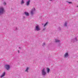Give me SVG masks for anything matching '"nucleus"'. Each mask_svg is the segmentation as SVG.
Here are the masks:
<instances>
[{
  "label": "nucleus",
  "instance_id": "obj_1",
  "mask_svg": "<svg viewBox=\"0 0 78 78\" xmlns=\"http://www.w3.org/2000/svg\"><path fill=\"white\" fill-rule=\"evenodd\" d=\"M41 74L42 76H45L47 74L45 68H43L41 70Z\"/></svg>",
  "mask_w": 78,
  "mask_h": 78
},
{
  "label": "nucleus",
  "instance_id": "obj_2",
  "mask_svg": "<svg viewBox=\"0 0 78 78\" xmlns=\"http://www.w3.org/2000/svg\"><path fill=\"white\" fill-rule=\"evenodd\" d=\"M4 12H5L4 8L2 7H0V16H1V14H3Z\"/></svg>",
  "mask_w": 78,
  "mask_h": 78
},
{
  "label": "nucleus",
  "instance_id": "obj_3",
  "mask_svg": "<svg viewBox=\"0 0 78 78\" xmlns=\"http://www.w3.org/2000/svg\"><path fill=\"white\" fill-rule=\"evenodd\" d=\"M41 30V29H40V27L38 25H37L35 27L34 31H40Z\"/></svg>",
  "mask_w": 78,
  "mask_h": 78
},
{
  "label": "nucleus",
  "instance_id": "obj_4",
  "mask_svg": "<svg viewBox=\"0 0 78 78\" xmlns=\"http://www.w3.org/2000/svg\"><path fill=\"white\" fill-rule=\"evenodd\" d=\"M36 11V9L35 8H34L32 9L30 11V14L31 15H33L34 14V12Z\"/></svg>",
  "mask_w": 78,
  "mask_h": 78
},
{
  "label": "nucleus",
  "instance_id": "obj_5",
  "mask_svg": "<svg viewBox=\"0 0 78 78\" xmlns=\"http://www.w3.org/2000/svg\"><path fill=\"white\" fill-rule=\"evenodd\" d=\"M64 58H68L69 57V53H68V52H66L65 54V55H64Z\"/></svg>",
  "mask_w": 78,
  "mask_h": 78
},
{
  "label": "nucleus",
  "instance_id": "obj_6",
  "mask_svg": "<svg viewBox=\"0 0 78 78\" xmlns=\"http://www.w3.org/2000/svg\"><path fill=\"white\" fill-rule=\"evenodd\" d=\"M5 66L6 68V70H8L9 69V68H10V66H9V65H5Z\"/></svg>",
  "mask_w": 78,
  "mask_h": 78
},
{
  "label": "nucleus",
  "instance_id": "obj_7",
  "mask_svg": "<svg viewBox=\"0 0 78 78\" xmlns=\"http://www.w3.org/2000/svg\"><path fill=\"white\" fill-rule=\"evenodd\" d=\"M30 0H28L26 2V5L27 6H29L30 5Z\"/></svg>",
  "mask_w": 78,
  "mask_h": 78
},
{
  "label": "nucleus",
  "instance_id": "obj_8",
  "mask_svg": "<svg viewBox=\"0 0 78 78\" xmlns=\"http://www.w3.org/2000/svg\"><path fill=\"white\" fill-rule=\"evenodd\" d=\"M72 41H73V42H76V41H78V39H77L76 37H75L73 40H72Z\"/></svg>",
  "mask_w": 78,
  "mask_h": 78
},
{
  "label": "nucleus",
  "instance_id": "obj_9",
  "mask_svg": "<svg viewBox=\"0 0 78 78\" xmlns=\"http://www.w3.org/2000/svg\"><path fill=\"white\" fill-rule=\"evenodd\" d=\"M5 74H6V73H5V72H4L2 74L1 76V78H2V77H3V76H5Z\"/></svg>",
  "mask_w": 78,
  "mask_h": 78
},
{
  "label": "nucleus",
  "instance_id": "obj_10",
  "mask_svg": "<svg viewBox=\"0 0 78 78\" xmlns=\"http://www.w3.org/2000/svg\"><path fill=\"white\" fill-rule=\"evenodd\" d=\"M46 70L47 71V73H49V72H50V69H49V68H46Z\"/></svg>",
  "mask_w": 78,
  "mask_h": 78
},
{
  "label": "nucleus",
  "instance_id": "obj_11",
  "mask_svg": "<svg viewBox=\"0 0 78 78\" xmlns=\"http://www.w3.org/2000/svg\"><path fill=\"white\" fill-rule=\"evenodd\" d=\"M24 14L25 15L27 16H29V13H28V12H24Z\"/></svg>",
  "mask_w": 78,
  "mask_h": 78
},
{
  "label": "nucleus",
  "instance_id": "obj_12",
  "mask_svg": "<svg viewBox=\"0 0 78 78\" xmlns=\"http://www.w3.org/2000/svg\"><path fill=\"white\" fill-rule=\"evenodd\" d=\"M55 42H60V40L55 39Z\"/></svg>",
  "mask_w": 78,
  "mask_h": 78
},
{
  "label": "nucleus",
  "instance_id": "obj_13",
  "mask_svg": "<svg viewBox=\"0 0 78 78\" xmlns=\"http://www.w3.org/2000/svg\"><path fill=\"white\" fill-rule=\"evenodd\" d=\"M29 69V68L28 67H27V68L26 69V70H25V72H28V69Z\"/></svg>",
  "mask_w": 78,
  "mask_h": 78
},
{
  "label": "nucleus",
  "instance_id": "obj_14",
  "mask_svg": "<svg viewBox=\"0 0 78 78\" xmlns=\"http://www.w3.org/2000/svg\"><path fill=\"white\" fill-rule=\"evenodd\" d=\"M25 3V2H24V0H22L21 2V4H23Z\"/></svg>",
  "mask_w": 78,
  "mask_h": 78
},
{
  "label": "nucleus",
  "instance_id": "obj_15",
  "mask_svg": "<svg viewBox=\"0 0 78 78\" xmlns=\"http://www.w3.org/2000/svg\"><path fill=\"white\" fill-rule=\"evenodd\" d=\"M67 22H66L64 24V27H67Z\"/></svg>",
  "mask_w": 78,
  "mask_h": 78
},
{
  "label": "nucleus",
  "instance_id": "obj_16",
  "mask_svg": "<svg viewBox=\"0 0 78 78\" xmlns=\"http://www.w3.org/2000/svg\"><path fill=\"white\" fill-rule=\"evenodd\" d=\"M58 31H61V27H59L58 28Z\"/></svg>",
  "mask_w": 78,
  "mask_h": 78
},
{
  "label": "nucleus",
  "instance_id": "obj_17",
  "mask_svg": "<svg viewBox=\"0 0 78 78\" xmlns=\"http://www.w3.org/2000/svg\"><path fill=\"white\" fill-rule=\"evenodd\" d=\"M48 23V22H47L44 25V27H45V26H46V25H47V24Z\"/></svg>",
  "mask_w": 78,
  "mask_h": 78
},
{
  "label": "nucleus",
  "instance_id": "obj_18",
  "mask_svg": "<svg viewBox=\"0 0 78 78\" xmlns=\"http://www.w3.org/2000/svg\"><path fill=\"white\" fill-rule=\"evenodd\" d=\"M3 5H6V3L5 2H3Z\"/></svg>",
  "mask_w": 78,
  "mask_h": 78
},
{
  "label": "nucleus",
  "instance_id": "obj_19",
  "mask_svg": "<svg viewBox=\"0 0 78 78\" xmlns=\"http://www.w3.org/2000/svg\"><path fill=\"white\" fill-rule=\"evenodd\" d=\"M45 43H44L42 45V46H43V47H44V45H45Z\"/></svg>",
  "mask_w": 78,
  "mask_h": 78
},
{
  "label": "nucleus",
  "instance_id": "obj_20",
  "mask_svg": "<svg viewBox=\"0 0 78 78\" xmlns=\"http://www.w3.org/2000/svg\"><path fill=\"white\" fill-rule=\"evenodd\" d=\"M68 3H69V4L72 3V2H68Z\"/></svg>",
  "mask_w": 78,
  "mask_h": 78
},
{
  "label": "nucleus",
  "instance_id": "obj_21",
  "mask_svg": "<svg viewBox=\"0 0 78 78\" xmlns=\"http://www.w3.org/2000/svg\"><path fill=\"white\" fill-rule=\"evenodd\" d=\"M25 19V16H23V19Z\"/></svg>",
  "mask_w": 78,
  "mask_h": 78
},
{
  "label": "nucleus",
  "instance_id": "obj_22",
  "mask_svg": "<svg viewBox=\"0 0 78 78\" xmlns=\"http://www.w3.org/2000/svg\"><path fill=\"white\" fill-rule=\"evenodd\" d=\"M45 29H46L45 28H44L43 29V30H45Z\"/></svg>",
  "mask_w": 78,
  "mask_h": 78
},
{
  "label": "nucleus",
  "instance_id": "obj_23",
  "mask_svg": "<svg viewBox=\"0 0 78 78\" xmlns=\"http://www.w3.org/2000/svg\"><path fill=\"white\" fill-rule=\"evenodd\" d=\"M16 30H17V28L16 27Z\"/></svg>",
  "mask_w": 78,
  "mask_h": 78
},
{
  "label": "nucleus",
  "instance_id": "obj_24",
  "mask_svg": "<svg viewBox=\"0 0 78 78\" xmlns=\"http://www.w3.org/2000/svg\"><path fill=\"white\" fill-rule=\"evenodd\" d=\"M18 53H20V52H19V51L18 50Z\"/></svg>",
  "mask_w": 78,
  "mask_h": 78
},
{
  "label": "nucleus",
  "instance_id": "obj_25",
  "mask_svg": "<svg viewBox=\"0 0 78 78\" xmlns=\"http://www.w3.org/2000/svg\"><path fill=\"white\" fill-rule=\"evenodd\" d=\"M50 1H52V0H50Z\"/></svg>",
  "mask_w": 78,
  "mask_h": 78
},
{
  "label": "nucleus",
  "instance_id": "obj_26",
  "mask_svg": "<svg viewBox=\"0 0 78 78\" xmlns=\"http://www.w3.org/2000/svg\"><path fill=\"white\" fill-rule=\"evenodd\" d=\"M19 48H20V47H19Z\"/></svg>",
  "mask_w": 78,
  "mask_h": 78
},
{
  "label": "nucleus",
  "instance_id": "obj_27",
  "mask_svg": "<svg viewBox=\"0 0 78 78\" xmlns=\"http://www.w3.org/2000/svg\"><path fill=\"white\" fill-rule=\"evenodd\" d=\"M42 25H44V24H42Z\"/></svg>",
  "mask_w": 78,
  "mask_h": 78
},
{
  "label": "nucleus",
  "instance_id": "obj_28",
  "mask_svg": "<svg viewBox=\"0 0 78 78\" xmlns=\"http://www.w3.org/2000/svg\"><path fill=\"white\" fill-rule=\"evenodd\" d=\"M77 7H78V6H77Z\"/></svg>",
  "mask_w": 78,
  "mask_h": 78
}]
</instances>
